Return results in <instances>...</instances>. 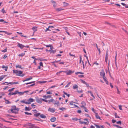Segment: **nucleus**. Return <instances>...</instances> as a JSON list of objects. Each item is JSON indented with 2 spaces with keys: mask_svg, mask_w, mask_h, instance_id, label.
<instances>
[{
  "mask_svg": "<svg viewBox=\"0 0 128 128\" xmlns=\"http://www.w3.org/2000/svg\"><path fill=\"white\" fill-rule=\"evenodd\" d=\"M114 126H116L118 128H120V126H118V125H116V124H114Z\"/></svg>",
  "mask_w": 128,
  "mask_h": 128,
  "instance_id": "nucleus-56",
  "label": "nucleus"
},
{
  "mask_svg": "<svg viewBox=\"0 0 128 128\" xmlns=\"http://www.w3.org/2000/svg\"><path fill=\"white\" fill-rule=\"evenodd\" d=\"M116 123L118 124H121L122 123V122L120 121H119L116 122Z\"/></svg>",
  "mask_w": 128,
  "mask_h": 128,
  "instance_id": "nucleus-61",
  "label": "nucleus"
},
{
  "mask_svg": "<svg viewBox=\"0 0 128 128\" xmlns=\"http://www.w3.org/2000/svg\"><path fill=\"white\" fill-rule=\"evenodd\" d=\"M14 88H12L8 90V91L10 92L12 91Z\"/></svg>",
  "mask_w": 128,
  "mask_h": 128,
  "instance_id": "nucleus-48",
  "label": "nucleus"
},
{
  "mask_svg": "<svg viewBox=\"0 0 128 128\" xmlns=\"http://www.w3.org/2000/svg\"><path fill=\"white\" fill-rule=\"evenodd\" d=\"M77 112L79 114H80L82 112V111L80 110H77Z\"/></svg>",
  "mask_w": 128,
  "mask_h": 128,
  "instance_id": "nucleus-59",
  "label": "nucleus"
},
{
  "mask_svg": "<svg viewBox=\"0 0 128 128\" xmlns=\"http://www.w3.org/2000/svg\"><path fill=\"white\" fill-rule=\"evenodd\" d=\"M3 32L5 33L6 34L8 35H10L12 34V33H9L8 32L6 31H2V30H0V32Z\"/></svg>",
  "mask_w": 128,
  "mask_h": 128,
  "instance_id": "nucleus-11",
  "label": "nucleus"
},
{
  "mask_svg": "<svg viewBox=\"0 0 128 128\" xmlns=\"http://www.w3.org/2000/svg\"><path fill=\"white\" fill-rule=\"evenodd\" d=\"M71 84L70 82H69L67 85H66L65 86V88L68 87L70 86V84Z\"/></svg>",
  "mask_w": 128,
  "mask_h": 128,
  "instance_id": "nucleus-45",
  "label": "nucleus"
},
{
  "mask_svg": "<svg viewBox=\"0 0 128 128\" xmlns=\"http://www.w3.org/2000/svg\"><path fill=\"white\" fill-rule=\"evenodd\" d=\"M102 71L101 72H100V75L101 76H103V77L105 76V73L103 70H102Z\"/></svg>",
  "mask_w": 128,
  "mask_h": 128,
  "instance_id": "nucleus-8",
  "label": "nucleus"
},
{
  "mask_svg": "<svg viewBox=\"0 0 128 128\" xmlns=\"http://www.w3.org/2000/svg\"><path fill=\"white\" fill-rule=\"evenodd\" d=\"M33 111L35 113H37V112H38L36 110H33Z\"/></svg>",
  "mask_w": 128,
  "mask_h": 128,
  "instance_id": "nucleus-54",
  "label": "nucleus"
},
{
  "mask_svg": "<svg viewBox=\"0 0 128 128\" xmlns=\"http://www.w3.org/2000/svg\"><path fill=\"white\" fill-rule=\"evenodd\" d=\"M19 83L18 82H9V84H18Z\"/></svg>",
  "mask_w": 128,
  "mask_h": 128,
  "instance_id": "nucleus-37",
  "label": "nucleus"
},
{
  "mask_svg": "<svg viewBox=\"0 0 128 128\" xmlns=\"http://www.w3.org/2000/svg\"><path fill=\"white\" fill-rule=\"evenodd\" d=\"M55 102L54 100L53 99H51L50 100H48V103L50 104V102Z\"/></svg>",
  "mask_w": 128,
  "mask_h": 128,
  "instance_id": "nucleus-28",
  "label": "nucleus"
},
{
  "mask_svg": "<svg viewBox=\"0 0 128 128\" xmlns=\"http://www.w3.org/2000/svg\"><path fill=\"white\" fill-rule=\"evenodd\" d=\"M95 113L96 114V118L97 119H99L101 120L100 117L98 115V114L96 113Z\"/></svg>",
  "mask_w": 128,
  "mask_h": 128,
  "instance_id": "nucleus-22",
  "label": "nucleus"
},
{
  "mask_svg": "<svg viewBox=\"0 0 128 128\" xmlns=\"http://www.w3.org/2000/svg\"><path fill=\"white\" fill-rule=\"evenodd\" d=\"M40 117L42 118H46V116L45 115L42 114H40Z\"/></svg>",
  "mask_w": 128,
  "mask_h": 128,
  "instance_id": "nucleus-12",
  "label": "nucleus"
},
{
  "mask_svg": "<svg viewBox=\"0 0 128 128\" xmlns=\"http://www.w3.org/2000/svg\"><path fill=\"white\" fill-rule=\"evenodd\" d=\"M103 78L105 82L107 80H106V77H105V76L103 77Z\"/></svg>",
  "mask_w": 128,
  "mask_h": 128,
  "instance_id": "nucleus-63",
  "label": "nucleus"
},
{
  "mask_svg": "<svg viewBox=\"0 0 128 128\" xmlns=\"http://www.w3.org/2000/svg\"><path fill=\"white\" fill-rule=\"evenodd\" d=\"M2 68H4L5 70L6 71L8 68V67L7 66H5L4 65H3L2 66Z\"/></svg>",
  "mask_w": 128,
  "mask_h": 128,
  "instance_id": "nucleus-24",
  "label": "nucleus"
},
{
  "mask_svg": "<svg viewBox=\"0 0 128 128\" xmlns=\"http://www.w3.org/2000/svg\"><path fill=\"white\" fill-rule=\"evenodd\" d=\"M35 124H33L31 123L28 122L24 125V126L28 128H34Z\"/></svg>",
  "mask_w": 128,
  "mask_h": 128,
  "instance_id": "nucleus-2",
  "label": "nucleus"
},
{
  "mask_svg": "<svg viewBox=\"0 0 128 128\" xmlns=\"http://www.w3.org/2000/svg\"><path fill=\"white\" fill-rule=\"evenodd\" d=\"M25 54L24 53H22L18 55V56H24Z\"/></svg>",
  "mask_w": 128,
  "mask_h": 128,
  "instance_id": "nucleus-39",
  "label": "nucleus"
},
{
  "mask_svg": "<svg viewBox=\"0 0 128 128\" xmlns=\"http://www.w3.org/2000/svg\"><path fill=\"white\" fill-rule=\"evenodd\" d=\"M46 93L47 94H52V92H46Z\"/></svg>",
  "mask_w": 128,
  "mask_h": 128,
  "instance_id": "nucleus-64",
  "label": "nucleus"
},
{
  "mask_svg": "<svg viewBox=\"0 0 128 128\" xmlns=\"http://www.w3.org/2000/svg\"><path fill=\"white\" fill-rule=\"evenodd\" d=\"M40 66H43L42 63V62H40Z\"/></svg>",
  "mask_w": 128,
  "mask_h": 128,
  "instance_id": "nucleus-58",
  "label": "nucleus"
},
{
  "mask_svg": "<svg viewBox=\"0 0 128 128\" xmlns=\"http://www.w3.org/2000/svg\"><path fill=\"white\" fill-rule=\"evenodd\" d=\"M34 119L35 120L37 121L42 122V120L40 118H39V119H37L36 118H34Z\"/></svg>",
  "mask_w": 128,
  "mask_h": 128,
  "instance_id": "nucleus-47",
  "label": "nucleus"
},
{
  "mask_svg": "<svg viewBox=\"0 0 128 128\" xmlns=\"http://www.w3.org/2000/svg\"><path fill=\"white\" fill-rule=\"evenodd\" d=\"M16 94H19V95L20 96L24 94L23 92H19L17 90L16 91Z\"/></svg>",
  "mask_w": 128,
  "mask_h": 128,
  "instance_id": "nucleus-10",
  "label": "nucleus"
},
{
  "mask_svg": "<svg viewBox=\"0 0 128 128\" xmlns=\"http://www.w3.org/2000/svg\"><path fill=\"white\" fill-rule=\"evenodd\" d=\"M48 111L52 113H54L55 111V110L54 108H50L48 109Z\"/></svg>",
  "mask_w": 128,
  "mask_h": 128,
  "instance_id": "nucleus-6",
  "label": "nucleus"
},
{
  "mask_svg": "<svg viewBox=\"0 0 128 128\" xmlns=\"http://www.w3.org/2000/svg\"><path fill=\"white\" fill-rule=\"evenodd\" d=\"M5 103L6 104H7L11 103L8 100H6Z\"/></svg>",
  "mask_w": 128,
  "mask_h": 128,
  "instance_id": "nucleus-42",
  "label": "nucleus"
},
{
  "mask_svg": "<svg viewBox=\"0 0 128 128\" xmlns=\"http://www.w3.org/2000/svg\"><path fill=\"white\" fill-rule=\"evenodd\" d=\"M32 77H31L30 78H26L25 80H23V82H24L26 81L30 80L32 79Z\"/></svg>",
  "mask_w": 128,
  "mask_h": 128,
  "instance_id": "nucleus-25",
  "label": "nucleus"
},
{
  "mask_svg": "<svg viewBox=\"0 0 128 128\" xmlns=\"http://www.w3.org/2000/svg\"><path fill=\"white\" fill-rule=\"evenodd\" d=\"M43 98H45V99H47L48 98H50L51 97L50 96L48 95L47 96H46V95L43 96Z\"/></svg>",
  "mask_w": 128,
  "mask_h": 128,
  "instance_id": "nucleus-16",
  "label": "nucleus"
},
{
  "mask_svg": "<svg viewBox=\"0 0 128 128\" xmlns=\"http://www.w3.org/2000/svg\"><path fill=\"white\" fill-rule=\"evenodd\" d=\"M72 120H74L77 121L78 120H80L78 119L77 118H72Z\"/></svg>",
  "mask_w": 128,
  "mask_h": 128,
  "instance_id": "nucleus-36",
  "label": "nucleus"
},
{
  "mask_svg": "<svg viewBox=\"0 0 128 128\" xmlns=\"http://www.w3.org/2000/svg\"><path fill=\"white\" fill-rule=\"evenodd\" d=\"M40 113H38V112H37V113H36V114H34V116H36V117H37L39 116H40Z\"/></svg>",
  "mask_w": 128,
  "mask_h": 128,
  "instance_id": "nucleus-23",
  "label": "nucleus"
},
{
  "mask_svg": "<svg viewBox=\"0 0 128 128\" xmlns=\"http://www.w3.org/2000/svg\"><path fill=\"white\" fill-rule=\"evenodd\" d=\"M18 74H16L17 76H20L21 77L24 76L25 74H22V72L19 70L18 72Z\"/></svg>",
  "mask_w": 128,
  "mask_h": 128,
  "instance_id": "nucleus-3",
  "label": "nucleus"
},
{
  "mask_svg": "<svg viewBox=\"0 0 128 128\" xmlns=\"http://www.w3.org/2000/svg\"><path fill=\"white\" fill-rule=\"evenodd\" d=\"M31 108H30V109H29L26 106L25 108V110L26 111H29L30 110H31Z\"/></svg>",
  "mask_w": 128,
  "mask_h": 128,
  "instance_id": "nucleus-33",
  "label": "nucleus"
},
{
  "mask_svg": "<svg viewBox=\"0 0 128 128\" xmlns=\"http://www.w3.org/2000/svg\"><path fill=\"white\" fill-rule=\"evenodd\" d=\"M50 121L52 122H54L56 120V118L55 117L52 118L50 119Z\"/></svg>",
  "mask_w": 128,
  "mask_h": 128,
  "instance_id": "nucleus-15",
  "label": "nucleus"
},
{
  "mask_svg": "<svg viewBox=\"0 0 128 128\" xmlns=\"http://www.w3.org/2000/svg\"><path fill=\"white\" fill-rule=\"evenodd\" d=\"M47 81H42L38 82L40 84H44L45 83L47 82Z\"/></svg>",
  "mask_w": 128,
  "mask_h": 128,
  "instance_id": "nucleus-26",
  "label": "nucleus"
},
{
  "mask_svg": "<svg viewBox=\"0 0 128 128\" xmlns=\"http://www.w3.org/2000/svg\"><path fill=\"white\" fill-rule=\"evenodd\" d=\"M2 12L3 13H6L5 10H4V8H3L2 9Z\"/></svg>",
  "mask_w": 128,
  "mask_h": 128,
  "instance_id": "nucleus-53",
  "label": "nucleus"
},
{
  "mask_svg": "<svg viewBox=\"0 0 128 128\" xmlns=\"http://www.w3.org/2000/svg\"><path fill=\"white\" fill-rule=\"evenodd\" d=\"M63 4L64 5V6H67L69 5L67 3L65 2H63Z\"/></svg>",
  "mask_w": 128,
  "mask_h": 128,
  "instance_id": "nucleus-29",
  "label": "nucleus"
},
{
  "mask_svg": "<svg viewBox=\"0 0 128 128\" xmlns=\"http://www.w3.org/2000/svg\"><path fill=\"white\" fill-rule=\"evenodd\" d=\"M63 9L60 8H58L56 9V10L58 12H59L60 11L63 10Z\"/></svg>",
  "mask_w": 128,
  "mask_h": 128,
  "instance_id": "nucleus-35",
  "label": "nucleus"
},
{
  "mask_svg": "<svg viewBox=\"0 0 128 128\" xmlns=\"http://www.w3.org/2000/svg\"><path fill=\"white\" fill-rule=\"evenodd\" d=\"M50 54H54L56 52L55 50H49Z\"/></svg>",
  "mask_w": 128,
  "mask_h": 128,
  "instance_id": "nucleus-18",
  "label": "nucleus"
},
{
  "mask_svg": "<svg viewBox=\"0 0 128 128\" xmlns=\"http://www.w3.org/2000/svg\"><path fill=\"white\" fill-rule=\"evenodd\" d=\"M84 111L86 112H88V110L87 109L86 107H85L84 108Z\"/></svg>",
  "mask_w": 128,
  "mask_h": 128,
  "instance_id": "nucleus-52",
  "label": "nucleus"
},
{
  "mask_svg": "<svg viewBox=\"0 0 128 128\" xmlns=\"http://www.w3.org/2000/svg\"><path fill=\"white\" fill-rule=\"evenodd\" d=\"M13 72L15 74H17L18 73V71L17 70H13Z\"/></svg>",
  "mask_w": 128,
  "mask_h": 128,
  "instance_id": "nucleus-44",
  "label": "nucleus"
},
{
  "mask_svg": "<svg viewBox=\"0 0 128 128\" xmlns=\"http://www.w3.org/2000/svg\"><path fill=\"white\" fill-rule=\"evenodd\" d=\"M36 102L38 103L41 104L42 102L41 101V98H39L38 97L36 98Z\"/></svg>",
  "mask_w": 128,
  "mask_h": 128,
  "instance_id": "nucleus-4",
  "label": "nucleus"
},
{
  "mask_svg": "<svg viewBox=\"0 0 128 128\" xmlns=\"http://www.w3.org/2000/svg\"><path fill=\"white\" fill-rule=\"evenodd\" d=\"M17 46L18 47L20 48L21 49H22L24 46H25L19 43H18Z\"/></svg>",
  "mask_w": 128,
  "mask_h": 128,
  "instance_id": "nucleus-7",
  "label": "nucleus"
},
{
  "mask_svg": "<svg viewBox=\"0 0 128 128\" xmlns=\"http://www.w3.org/2000/svg\"><path fill=\"white\" fill-rule=\"evenodd\" d=\"M59 109L60 110H62V111H64V110H66V108H63V107L61 108H59Z\"/></svg>",
  "mask_w": 128,
  "mask_h": 128,
  "instance_id": "nucleus-31",
  "label": "nucleus"
},
{
  "mask_svg": "<svg viewBox=\"0 0 128 128\" xmlns=\"http://www.w3.org/2000/svg\"><path fill=\"white\" fill-rule=\"evenodd\" d=\"M81 80V82H82L83 83L85 84H87V83L85 82L84 81L82 80Z\"/></svg>",
  "mask_w": 128,
  "mask_h": 128,
  "instance_id": "nucleus-50",
  "label": "nucleus"
},
{
  "mask_svg": "<svg viewBox=\"0 0 128 128\" xmlns=\"http://www.w3.org/2000/svg\"><path fill=\"white\" fill-rule=\"evenodd\" d=\"M78 88V86L76 84H74V86H73V88L74 89H76Z\"/></svg>",
  "mask_w": 128,
  "mask_h": 128,
  "instance_id": "nucleus-27",
  "label": "nucleus"
},
{
  "mask_svg": "<svg viewBox=\"0 0 128 128\" xmlns=\"http://www.w3.org/2000/svg\"><path fill=\"white\" fill-rule=\"evenodd\" d=\"M20 102L21 103H24L26 104H28V102H25V100H20Z\"/></svg>",
  "mask_w": 128,
  "mask_h": 128,
  "instance_id": "nucleus-41",
  "label": "nucleus"
},
{
  "mask_svg": "<svg viewBox=\"0 0 128 128\" xmlns=\"http://www.w3.org/2000/svg\"><path fill=\"white\" fill-rule=\"evenodd\" d=\"M116 56L115 58V64L116 65V68H117V65L116 62Z\"/></svg>",
  "mask_w": 128,
  "mask_h": 128,
  "instance_id": "nucleus-49",
  "label": "nucleus"
},
{
  "mask_svg": "<svg viewBox=\"0 0 128 128\" xmlns=\"http://www.w3.org/2000/svg\"><path fill=\"white\" fill-rule=\"evenodd\" d=\"M54 102V104H56L58 106H60V102L58 101L57 102Z\"/></svg>",
  "mask_w": 128,
  "mask_h": 128,
  "instance_id": "nucleus-17",
  "label": "nucleus"
},
{
  "mask_svg": "<svg viewBox=\"0 0 128 128\" xmlns=\"http://www.w3.org/2000/svg\"><path fill=\"white\" fill-rule=\"evenodd\" d=\"M24 113L26 114L27 115H31L32 114L30 113H28L27 112H24Z\"/></svg>",
  "mask_w": 128,
  "mask_h": 128,
  "instance_id": "nucleus-43",
  "label": "nucleus"
},
{
  "mask_svg": "<svg viewBox=\"0 0 128 128\" xmlns=\"http://www.w3.org/2000/svg\"><path fill=\"white\" fill-rule=\"evenodd\" d=\"M94 124L96 126V128H100V126L97 125L96 124Z\"/></svg>",
  "mask_w": 128,
  "mask_h": 128,
  "instance_id": "nucleus-34",
  "label": "nucleus"
},
{
  "mask_svg": "<svg viewBox=\"0 0 128 128\" xmlns=\"http://www.w3.org/2000/svg\"><path fill=\"white\" fill-rule=\"evenodd\" d=\"M108 52H106V57L105 58V61L106 62H107L108 61Z\"/></svg>",
  "mask_w": 128,
  "mask_h": 128,
  "instance_id": "nucleus-9",
  "label": "nucleus"
},
{
  "mask_svg": "<svg viewBox=\"0 0 128 128\" xmlns=\"http://www.w3.org/2000/svg\"><path fill=\"white\" fill-rule=\"evenodd\" d=\"M76 103L75 102H73V101H72V102H71L70 103V105H73V103Z\"/></svg>",
  "mask_w": 128,
  "mask_h": 128,
  "instance_id": "nucleus-60",
  "label": "nucleus"
},
{
  "mask_svg": "<svg viewBox=\"0 0 128 128\" xmlns=\"http://www.w3.org/2000/svg\"><path fill=\"white\" fill-rule=\"evenodd\" d=\"M16 68H19L21 69H22V68L21 66L20 65H18L16 66Z\"/></svg>",
  "mask_w": 128,
  "mask_h": 128,
  "instance_id": "nucleus-46",
  "label": "nucleus"
},
{
  "mask_svg": "<svg viewBox=\"0 0 128 128\" xmlns=\"http://www.w3.org/2000/svg\"><path fill=\"white\" fill-rule=\"evenodd\" d=\"M16 91L14 92H9L8 94V95L9 96H12L13 95H15L16 94Z\"/></svg>",
  "mask_w": 128,
  "mask_h": 128,
  "instance_id": "nucleus-19",
  "label": "nucleus"
},
{
  "mask_svg": "<svg viewBox=\"0 0 128 128\" xmlns=\"http://www.w3.org/2000/svg\"><path fill=\"white\" fill-rule=\"evenodd\" d=\"M19 110L18 108H16V106H12V108L10 109V111L12 113H14L15 114H17Z\"/></svg>",
  "mask_w": 128,
  "mask_h": 128,
  "instance_id": "nucleus-1",
  "label": "nucleus"
},
{
  "mask_svg": "<svg viewBox=\"0 0 128 128\" xmlns=\"http://www.w3.org/2000/svg\"><path fill=\"white\" fill-rule=\"evenodd\" d=\"M96 48H97V49L98 50V51L99 52V54H100V52H101L100 50V48H98L97 44H96Z\"/></svg>",
  "mask_w": 128,
  "mask_h": 128,
  "instance_id": "nucleus-30",
  "label": "nucleus"
},
{
  "mask_svg": "<svg viewBox=\"0 0 128 128\" xmlns=\"http://www.w3.org/2000/svg\"><path fill=\"white\" fill-rule=\"evenodd\" d=\"M22 32L19 33V34H20V36L22 37H24L25 38H27V36H23V35H22Z\"/></svg>",
  "mask_w": 128,
  "mask_h": 128,
  "instance_id": "nucleus-40",
  "label": "nucleus"
},
{
  "mask_svg": "<svg viewBox=\"0 0 128 128\" xmlns=\"http://www.w3.org/2000/svg\"><path fill=\"white\" fill-rule=\"evenodd\" d=\"M63 93L64 94L67 96L68 97H69L70 96V94H68L66 92H65L64 91H63Z\"/></svg>",
  "mask_w": 128,
  "mask_h": 128,
  "instance_id": "nucleus-32",
  "label": "nucleus"
},
{
  "mask_svg": "<svg viewBox=\"0 0 128 128\" xmlns=\"http://www.w3.org/2000/svg\"><path fill=\"white\" fill-rule=\"evenodd\" d=\"M27 101L28 104H31V102L34 101V100L33 98H30Z\"/></svg>",
  "mask_w": 128,
  "mask_h": 128,
  "instance_id": "nucleus-5",
  "label": "nucleus"
},
{
  "mask_svg": "<svg viewBox=\"0 0 128 128\" xmlns=\"http://www.w3.org/2000/svg\"><path fill=\"white\" fill-rule=\"evenodd\" d=\"M81 104L82 105L86 106V103L84 101H82L81 102Z\"/></svg>",
  "mask_w": 128,
  "mask_h": 128,
  "instance_id": "nucleus-38",
  "label": "nucleus"
},
{
  "mask_svg": "<svg viewBox=\"0 0 128 128\" xmlns=\"http://www.w3.org/2000/svg\"><path fill=\"white\" fill-rule=\"evenodd\" d=\"M32 30L34 31V32L37 31V28L36 26H34L32 28Z\"/></svg>",
  "mask_w": 128,
  "mask_h": 128,
  "instance_id": "nucleus-14",
  "label": "nucleus"
},
{
  "mask_svg": "<svg viewBox=\"0 0 128 128\" xmlns=\"http://www.w3.org/2000/svg\"><path fill=\"white\" fill-rule=\"evenodd\" d=\"M122 106L121 105H119V109L120 110H122Z\"/></svg>",
  "mask_w": 128,
  "mask_h": 128,
  "instance_id": "nucleus-57",
  "label": "nucleus"
},
{
  "mask_svg": "<svg viewBox=\"0 0 128 128\" xmlns=\"http://www.w3.org/2000/svg\"><path fill=\"white\" fill-rule=\"evenodd\" d=\"M65 72L66 73V74L68 75H70L72 73V71L70 70H69L68 72Z\"/></svg>",
  "mask_w": 128,
  "mask_h": 128,
  "instance_id": "nucleus-13",
  "label": "nucleus"
},
{
  "mask_svg": "<svg viewBox=\"0 0 128 128\" xmlns=\"http://www.w3.org/2000/svg\"><path fill=\"white\" fill-rule=\"evenodd\" d=\"M7 51V49L6 48L4 49V50H2V52H6Z\"/></svg>",
  "mask_w": 128,
  "mask_h": 128,
  "instance_id": "nucleus-51",
  "label": "nucleus"
},
{
  "mask_svg": "<svg viewBox=\"0 0 128 128\" xmlns=\"http://www.w3.org/2000/svg\"><path fill=\"white\" fill-rule=\"evenodd\" d=\"M36 106V105H35L34 104H32L31 105V106L33 108H34L35 107L34 106Z\"/></svg>",
  "mask_w": 128,
  "mask_h": 128,
  "instance_id": "nucleus-62",
  "label": "nucleus"
},
{
  "mask_svg": "<svg viewBox=\"0 0 128 128\" xmlns=\"http://www.w3.org/2000/svg\"><path fill=\"white\" fill-rule=\"evenodd\" d=\"M6 75L2 76L0 77V81L2 80L5 76H6Z\"/></svg>",
  "mask_w": 128,
  "mask_h": 128,
  "instance_id": "nucleus-20",
  "label": "nucleus"
},
{
  "mask_svg": "<svg viewBox=\"0 0 128 128\" xmlns=\"http://www.w3.org/2000/svg\"><path fill=\"white\" fill-rule=\"evenodd\" d=\"M79 122L80 124H85L86 125H88V124L87 123V122H82L81 121H79Z\"/></svg>",
  "mask_w": 128,
  "mask_h": 128,
  "instance_id": "nucleus-21",
  "label": "nucleus"
},
{
  "mask_svg": "<svg viewBox=\"0 0 128 128\" xmlns=\"http://www.w3.org/2000/svg\"><path fill=\"white\" fill-rule=\"evenodd\" d=\"M60 60H58V61L55 60V61H54L53 62H52V63L53 64V63H54L55 62H60Z\"/></svg>",
  "mask_w": 128,
  "mask_h": 128,
  "instance_id": "nucleus-55",
  "label": "nucleus"
}]
</instances>
